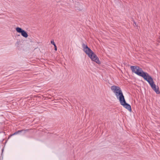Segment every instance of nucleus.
Here are the masks:
<instances>
[{
	"label": "nucleus",
	"mask_w": 160,
	"mask_h": 160,
	"mask_svg": "<svg viewBox=\"0 0 160 160\" xmlns=\"http://www.w3.org/2000/svg\"><path fill=\"white\" fill-rule=\"evenodd\" d=\"M82 47L83 51L88 55V57L93 53L92 51L88 47L87 45L84 43L82 44Z\"/></svg>",
	"instance_id": "nucleus-4"
},
{
	"label": "nucleus",
	"mask_w": 160,
	"mask_h": 160,
	"mask_svg": "<svg viewBox=\"0 0 160 160\" xmlns=\"http://www.w3.org/2000/svg\"><path fill=\"white\" fill-rule=\"evenodd\" d=\"M51 43L54 45H54H56L55 44V43L53 41H51Z\"/></svg>",
	"instance_id": "nucleus-8"
},
{
	"label": "nucleus",
	"mask_w": 160,
	"mask_h": 160,
	"mask_svg": "<svg viewBox=\"0 0 160 160\" xmlns=\"http://www.w3.org/2000/svg\"><path fill=\"white\" fill-rule=\"evenodd\" d=\"M16 30L17 32L21 33V35L23 37L25 38H27L28 37V35L27 32L21 28L17 27Z\"/></svg>",
	"instance_id": "nucleus-5"
},
{
	"label": "nucleus",
	"mask_w": 160,
	"mask_h": 160,
	"mask_svg": "<svg viewBox=\"0 0 160 160\" xmlns=\"http://www.w3.org/2000/svg\"><path fill=\"white\" fill-rule=\"evenodd\" d=\"M22 131H23V130L18 131L17 132L14 133H13V135H15V134H17L20 132H21Z\"/></svg>",
	"instance_id": "nucleus-7"
},
{
	"label": "nucleus",
	"mask_w": 160,
	"mask_h": 160,
	"mask_svg": "<svg viewBox=\"0 0 160 160\" xmlns=\"http://www.w3.org/2000/svg\"><path fill=\"white\" fill-rule=\"evenodd\" d=\"M54 47H55V50L57 51V47H56V45H54Z\"/></svg>",
	"instance_id": "nucleus-9"
},
{
	"label": "nucleus",
	"mask_w": 160,
	"mask_h": 160,
	"mask_svg": "<svg viewBox=\"0 0 160 160\" xmlns=\"http://www.w3.org/2000/svg\"><path fill=\"white\" fill-rule=\"evenodd\" d=\"M89 57L92 61H94L98 64H100V62L98 58L94 52Z\"/></svg>",
	"instance_id": "nucleus-6"
},
{
	"label": "nucleus",
	"mask_w": 160,
	"mask_h": 160,
	"mask_svg": "<svg viewBox=\"0 0 160 160\" xmlns=\"http://www.w3.org/2000/svg\"><path fill=\"white\" fill-rule=\"evenodd\" d=\"M130 68L133 72L142 77L145 80L149 76L148 73L144 72L142 69L138 66H131Z\"/></svg>",
	"instance_id": "nucleus-2"
},
{
	"label": "nucleus",
	"mask_w": 160,
	"mask_h": 160,
	"mask_svg": "<svg viewBox=\"0 0 160 160\" xmlns=\"http://www.w3.org/2000/svg\"><path fill=\"white\" fill-rule=\"evenodd\" d=\"M134 24H135V25H136V22H134Z\"/></svg>",
	"instance_id": "nucleus-10"
},
{
	"label": "nucleus",
	"mask_w": 160,
	"mask_h": 160,
	"mask_svg": "<svg viewBox=\"0 0 160 160\" xmlns=\"http://www.w3.org/2000/svg\"><path fill=\"white\" fill-rule=\"evenodd\" d=\"M150 85L152 88L155 92L157 94H159L160 93L159 90V88L154 84L152 78L149 75L148 77L145 80Z\"/></svg>",
	"instance_id": "nucleus-3"
},
{
	"label": "nucleus",
	"mask_w": 160,
	"mask_h": 160,
	"mask_svg": "<svg viewBox=\"0 0 160 160\" xmlns=\"http://www.w3.org/2000/svg\"><path fill=\"white\" fill-rule=\"evenodd\" d=\"M28 130H25V131H28Z\"/></svg>",
	"instance_id": "nucleus-11"
},
{
	"label": "nucleus",
	"mask_w": 160,
	"mask_h": 160,
	"mask_svg": "<svg viewBox=\"0 0 160 160\" xmlns=\"http://www.w3.org/2000/svg\"><path fill=\"white\" fill-rule=\"evenodd\" d=\"M111 89L115 94L117 98L119 100L121 104L129 111L131 112V107L126 102L121 88L118 86L113 85L111 87Z\"/></svg>",
	"instance_id": "nucleus-1"
}]
</instances>
